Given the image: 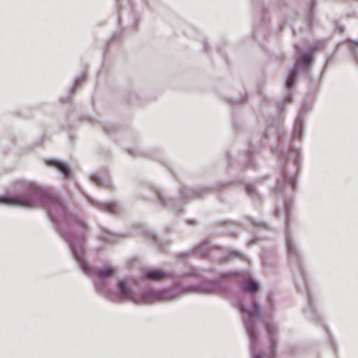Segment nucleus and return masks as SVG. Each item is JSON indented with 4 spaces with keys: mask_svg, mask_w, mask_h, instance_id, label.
Listing matches in <instances>:
<instances>
[{
    "mask_svg": "<svg viewBox=\"0 0 358 358\" xmlns=\"http://www.w3.org/2000/svg\"><path fill=\"white\" fill-rule=\"evenodd\" d=\"M29 190L32 195L31 197L2 196H0V203L11 206L34 207L36 206L34 199L36 198L44 197L48 199H53V198L50 196L45 190L34 184L29 185Z\"/></svg>",
    "mask_w": 358,
    "mask_h": 358,
    "instance_id": "f257e3e1",
    "label": "nucleus"
},
{
    "mask_svg": "<svg viewBox=\"0 0 358 358\" xmlns=\"http://www.w3.org/2000/svg\"><path fill=\"white\" fill-rule=\"evenodd\" d=\"M144 275L147 279L158 281L165 278L167 273L162 269H152L145 271Z\"/></svg>",
    "mask_w": 358,
    "mask_h": 358,
    "instance_id": "f03ea898",
    "label": "nucleus"
},
{
    "mask_svg": "<svg viewBox=\"0 0 358 358\" xmlns=\"http://www.w3.org/2000/svg\"><path fill=\"white\" fill-rule=\"evenodd\" d=\"M49 164L57 168L66 177L69 176V169L66 164L58 161H51Z\"/></svg>",
    "mask_w": 358,
    "mask_h": 358,
    "instance_id": "7ed1b4c3",
    "label": "nucleus"
},
{
    "mask_svg": "<svg viewBox=\"0 0 358 358\" xmlns=\"http://www.w3.org/2000/svg\"><path fill=\"white\" fill-rule=\"evenodd\" d=\"M114 271L115 270L113 268L106 267L98 269L96 273L101 279H103L112 275L114 273Z\"/></svg>",
    "mask_w": 358,
    "mask_h": 358,
    "instance_id": "20e7f679",
    "label": "nucleus"
},
{
    "mask_svg": "<svg viewBox=\"0 0 358 358\" xmlns=\"http://www.w3.org/2000/svg\"><path fill=\"white\" fill-rule=\"evenodd\" d=\"M257 289L258 285L255 281L252 280H248L245 281L243 287V289L245 291L254 293L257 290Z\"/></svg>",
    "mask_w": 358,
    "mask_h": 358,
    "instance_id": "39448f33",
    "label": "nucleus"
},
{
    "mask_svg": "<svg viewBox=\"0 0 358 358\" xmlns=\"http://www.w3.org/2000/svg\"><path fill=\"white\" fill-rule=\"evenodd\" d=\"M312 57L310 54L304 55L300 60L297 62V65H303L304 66H307L310 62H311Z\"/></svg>",
    "mask_w": 358,
    "mask_h": 358,
    "instance_id": "423d86ee",
    "label": "nucleus"
},
{
    "mask_svg": "<svg viewBox=\"0 0 358 358\" xmlns=\"http://www.w3.org/2000/svg\"><path fill=\"white\" fill-rule=\"evenodd\" d=\"M118 289L122 296H127L129 294V290L124 281H120L118 285Z\"/></svg>",
    "mask_w": 358,
    "mask_h": 358,
    "instance_id": "0eeeda50",
    "label": "nucleus"
},
{
    "mask_svg": "<svg viewBox=\"0 0 358 358\" xmlns=\"http://www.w3.org/2000/svg\"><path fill=\"white\" fill-rule=\"evenodd\" d=\"M296 71H297L296 69H294L291 72V73H290V75H289V78H288V79L287 80V83H286V85H287V87L289 88V87H291L293 85L294 82L295 78H296Z\"/></svg>",
    "mask_w": 358,
    "mask_h": 358,
    "instance_id": "6e6552de",
    "label": "nucleus"
},
{
    "mask_svg": "<svg viewBox=\"0 0 358 358\" xmlns=\"http://www.w3.org/2000/svg\"><path fill=\"white\" fill-rule=\"evenodd\" d=\"M249 314L252 317L259 315V307L257 303H254L252 309L249 311Z\"/></svg>",
    "mask_w": 358,
    "mask_h": 358,
    "instance_id": "1a4fd4ad",
    "label": "nucleus"
},
{
    "mask_svg": "<svg viewBox=\"0 0 358 358\" xmlns=\"http://www.w3.org/2000/svg\"><path fill=\"white\" fill-rule=\"evenodd\" d=\"M115 205L113 203L104 205V209L108 212L114 213L115 211Z\"/></svg>",
    "mask_w": 358,
    "mask_h": 358,
    "instance_id": "9d476101",
    "label": "nucleus"
},
{
    "mask_svg": "<svg viewBox=\"0 0 358 358\" xmlns=\"http://www.w3.org/2000/svg\"><path fill=\"white\" fill-rule=\"evenodd\" d=\"M247 329H248V331L251 338L255 339V330L252 327H250L249 323L247 324Z\"/></svg>",
    "mask_w": 358,
    "mask_h": 358,
    "instance_id": "9b49d317",
    "label": "nucleus"
},
{
    "mask_svg": "<svg viewBox=\"0 0 358 358\" xmlns=\"http://www.w3.org/2000/svg\"><path fill=\"white\" fill-rule=\"evenodd\" d=\"M82 267H83V269L84 270V271L85 273H87L89 272V266L86 263L83 262L82 263Z\"/></svg>",
    "mask_w": 358,
    "mask_h": 358,
    "instance_id": "f8f14e48",
    "label": "nucleus"
},
{
    "mask_svg": "<svg viewBox=\"0 0 358 358\" xmlns=\"http://www.w3.org/2000/svg\"><path fill=\"white\" fill-rule=\"evenodd\" d=\"M266 329L268 331V332L271 334H272V331H273V327L271 324H266Z\"/></svg>",
    "mask_w": 358,
    "mask_h": 358,
    "instance_id": "ddd939ff",
    "label": "nucleus"
},
{
    "mask_svg": "<svg viewBox=\"0 0 358 358\" xmlns=\"http://www.w3.org/2000/svg\"><path fill=\"white\" fill-rule=\"evenodd\" d=\"M273 350H272V354L269 358H274L276 355V350H275V348L274 346V343H273Z\"/></svg>",
    "mask_w": 358,
    "mask_h": 358,
    "instance_id": "4468645a",
    "label": "nucleus"
},
{
    "mask_svg": "<svg viewBox=\"0 0 358 358\" xmlns=\"http://www.w3.org/2000/svg\"><path fill=\"white\" fill-rule=\"evenodd\" d=\"M288 250H289V252H291V246H290L289 243H288Z\"/></svg>",
    "mask_w": 358,
    "mask_h": 358,
    "instance_id": "2eb2a0df",
    "label": "nucleus"
},
{
    "mask_svg": "<svg viewBox=\"0 0 358 358\" xmlns=\"http://www.w3.org/2000/svg\"><path fill=\"white\" fill-rule=\"evenodd\" d=\"M248 191L249 192H250L252 191L250 187H248Z\"/></svg>",
    "mask_w": 358,
    "mask_h": 358,
    "instance_id": "dca6fc26",
    "label": "nucleus"
},
{
    "mask_svg": "<svg viewBox=\"0 0 358 358\" xmlns=\"http://www.w3.org/2000/svg\"><path fill=\"white\" fill-rule=\"evenodd\" d=\"M257 358H259V357H257Z\"/></svg>",
    "mask_w": 358,
    "mask_h": 358,
    "instance_id": "f3484780",
    "label": "nucleus"
}]
</instances>
